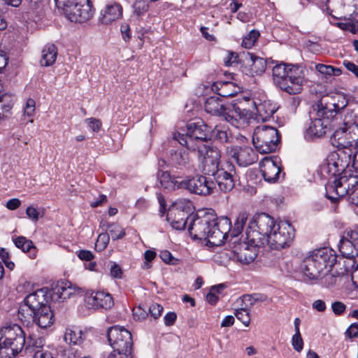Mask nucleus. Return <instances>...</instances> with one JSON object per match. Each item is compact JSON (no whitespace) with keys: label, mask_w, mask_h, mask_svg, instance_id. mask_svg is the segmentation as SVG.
<instances>
[{"label":"nucleus","mask_w":358,"mask_h":358,"mask_svg":"<svg viewBox=\"0 0 358 358\" xmlns=\"http://www.w3.org/2000/svg\"><path fill=\"white\" fill-rule=\"evenodd\" d=\"M213 176L221 191L229 192L234 187L236 169L232 163L221 164L220 169Z\"/></svg>","instance_id":"6ab92c4d"},{"label":"nucleus","mask_w":358,"mask_h":358,"mask_svg":"<svg viewBox=\"0 0 358 358\" xmlns=\"http://www.w3.org/2000/svg\"><path fill=\"white\" fill-rule=\"evenodd\" d=\"M132 312L134 319L136 321H142L148 316L147 311L141 306L134 308Z\"/></svg>","instance_id":"864d4df0"},{"label":"nucleus","mask_w":358,"mask_h":358,"mask_svg":"<svg viewBox=\"0 0 358 358\" xmlns=\"http://www.w3.org/2000/svg\"><path fill=\"white\" fill-rule=\"evenodd\" d=\"M352 0H327L328 7H332L333 9L336 10L344 9L346 5L350 6Z\"/></svg>","instance_id":"3c124183"},{"label":"nucleus","mask_w":358,"mask_h":358,"mask_svg":"<svg viewBox=\"0 0 358 358\" xmlns=\"http://www.w3.org/2000/svg\"><path fill=\"white\" fill-rule=\"evenodd\" d=\"M330 140L332 145L336 148L337 150H352V148L355 146L352 140L349 138L348 132L343 125L335 129Z\"/></svg>","instance_id":"393cba45"},{"label":"nucleus","mask_w":358,"mask_h":358,"mask_svg":"<svg viewBox=\"0 0 358 358\" xmlns=\"http://www.w3.org/2000/svg\"><path fill=\"white\" fill-rule=\"evenodd\" d=\"M132 8L134 15L139 18L148 11L149 5L145 0H136Z\"/></svg>","instance_id":"37998d69"},{"label":"nucleus","mask_w":358,"mask_h":358,"mask_svg":"<svg viewBox=\"0 0 358 358\" xmlns=\"http://www.w3.org/2000/svg\"><path fill=\"white\" fill-rule=\"evenodd\" d=\"M248 56L251 62V74H262L266 69V61L263 58L255 56L252 53H248Z\"/></svg>","instance_id":"e433bc0d"},{"label":"nucleus","mask_w":358,"mask_h":358,"mask_svg":"<svg viewBox=\"0 0 358 358\" xmlns=\"http://www.w3.org/2000/svg\"><path fill=\"white\" fill-rule=\"evenodd\" d=\"M86 331H83L77 327L67 328L64 335V340L69 344L80 345L86 338Z\"/></svg>","instance_id":"473e14b6"},{"label":"nucleus","mask_w":358,"mask_h":358,"mask_svg":"<svg viewBox=\"0 0 358 358\" xmlns=\"http://www.w3.org/2000/svg\"><path fill=\"white\" fill-rule=\"evenodd\" d=\"M342 239H347L355 245H358V231L350 230L345 232Z\"/></svg>","instance_id":"e2e57ef3"},{"label":"nucleus","mask_w":358,"mask_h":358,"mask_svg":"<svg viewBox=\"0 0 358 358\" xmlns=\"http://www.w3.org/2000/svg\"><path fill=\"white\" fill-rule=\"evenodd\" d=\"M346 173L340 178H335L331 187L338 197L348 195L350 201L358 206V171Z\"/></svg>","instance_id":"f8f14e48"},{"label":"nucleus","mask_w":358,"mask_h":358,"mask_svg":"<svg viewBox=\"0 0 358 358\" xmlns=\"http://www.w3.org/2000/svg\"><path fill=\"white\" fill-rule=\"evenodd\" d=\"M238 242L234 241L232 252L234 258L242 264H249L252 262L257 256L258 248L263 245H255L251 241Z\"/></svg>","instance_id":"aec40b11"},{"label":"nucleus","mask_w":358,"mask_h":358,"mask_svg":"<svg viewBox=\"0 0 358 358\" xmlns=\"http://www.w3.org/2000/svg\"><path fill=\"white\" fill-rule=\"evenodd\" d=\"M292 345L293 348L298 352H300L303 348V341L301 333L294 334L292 338Z\"/></svg>","instance_id":"603ef678"},{"label":"nucleus","mask_w":358,"mask_h":358,"mask_svg":"<svg viewBox=\"0 0 358 358\" xmlns=\"http://www.w3.org/2000/svg\"><path fill=\"white\" fill-rule=\"evenodd\" d=\"M163 310V307L156 303L151 304L149 307V313L155 319H157L162 315Z\"/></svg>","instance_id":"4d7b16f0"},{"label":"nucleus","mask_w":358,"mask_h":358,"mask_svg":"<svg viewBox=\"0 0 358 358\" xmlns=\"http://www.w3.org/2000/svg\"><path fill=\"white\" fill-rule=\"evenodd\" d=\"M205 110L210 114L224 117L228 106L218 96H213L206 99L204 103Z\"/></svg>","instance_id":"cd10ccee"},{"label":"nucleus","mask_w":358,"mask_h":358,"mask_svg":"<svg viewBox=\"0 0 358 358\" xmlns=\"http://www.w3.org/2000/svg\"><path fill=\"white\" fill-rule=\"evenodd\" d=\"M260 169L264 180L268 182H275L281 171L277 159L267 157L261 162Z\"/></svg>","instance_id":"5701e85b"},{"label":"nucleus","mask_w":358,"mask_h":358,"mask_svg":"<svg viewBox=\"0 0 358 358\" xmlns=\"http://www.w3.org/2000/svg\"><path fill=\"white\" fill-rule=\"evenodd\" d=\"M47 290L38 289L27 295L18 309V317L23 322H30L33 313L48 306Z\"/></svg>","instance_id":"9b49d317"},{"label":"nucleus","mask_w":358,"mask_h":358,"mask_svg":"<svg viewBox=\"0 0 358 358\" xmlns=\"http://www.w3.org/2000/svg\"><path fill=\"white\" fill-rule=\"evenodd\" d=\"M345 334L349 338H357L358 337V324L352 323V324H350V327L347 329Z\"/></svg>","instance_id":"69168bd1"},{"label":"nucleus","mask_w":358,"mask_h":358,"mask_svg":"<svg viewBox=\"0 0 358 358\" xmlns=\"http://www.w3.org/2000/svg\"><path fill=\"white\" fill-rule=\"evenodd\" d=\"M213 90L222 97H231L240 92V87L232 82H217L213 85Z\"/></svg>","instance_id":"c756f323"},{"label":"nucleus","mask_w":358,"mask_h":358,"mask_svg":"<svg viewBox=\"0 0 358 358\" xmlns=\"http://www.w3.org/2000/svg\"><path fill=\"white\" fill-rule=\"evenodd\" d=\"M234 315L238 320H240L245 327H248L250 323V310L247 308H238L236 310Z\"/></svg>","instance_id":"09e8293b"},{"label":"nucleus","mask_w":358,"mask_h":358,"mask_svg":"<svg viewBox=\"0 0 358 358\" xmlns=\"http://www.w3.org/2000/svg\"><path fill=\"white\" fill-rule=\"evenodd\" d=\"M182 189H187L189 192L207 196L210 194L215 188V183L210 178L203 176H196L195 177L182 180Z\"/></svg>","instance_id":"a211bd4d"},{"label":"nucleus","mask_w":358,"mask_h":358,"mask_svg":"<svg viewBox=\"0 0 358 358\" xmlns=\"http://www.w3.org/2000/svg\"><path fill=\"white\" fill-rule=\"evenodd\" d=\"M80 288L70 282H58L50 293V298L54 301H64L80 293Z\"/></svg>","instance_id":"4be33fe9"},{"label":"nucleus","mask_w":358,"mask_h":358,"mask_svg":"<svg viewBox=\"0 0 358 358\" xmlns=\"http://www.w3.org/2000/svg\"><path fill=\"white\" fill-rule=\"evenodd\" d=\"M294 235L295 231L292 224L288 222L281 221L267 237L266 245H268L273 250L289 247L293 241Z\"/></svg>","instance_id":"ddd939ff"},{"label":"nucleus","mask_w":358,"mask_h":358,"mask_svg":"<svg viewBox=\"0 0 358 358\" xmlns=\"http://www.w3.org/2000/svg\"><path fill=\"white\" fill-rule=\"evenodd\" d=\"M36 102L33 99H28L24 109V115L28 117H32L35 113Z\"/></svg>","instance_id":"5fc2aeb1"},{"label":"nucleus","mask_w":358,"mask_h":358,"mask_svg":"<svg viewBox=\"0 0 358 358\" xmlns=\"http://www.w3.org/2000/svg\"><path fill=\"white\" fill-rule=\"evenodd\" d=\"M259 35L258 31L252 29L243 38L241 45L247 49L251 48L259 37Z\"/></svg>","instance_id":"c03bdc74"},{"label":"nucleus","mask_w":358,"mask_h":358,"mask_svg":"<svg viewBox=\"0 0 358 358\" xmlns=\"http://www.w3.org/2000/svg\"><path fill=\"white\" fill-rule=\"evenodd\" d=\"M185 133L173 134V139L189 150H199L208 139L209 128L203 120H196L187 124Z\"/></svg>","instance_id":"39448f33"},{"label":"nucleus","mask_w":358,"mask_h":358,"mask_svg":"<svg viewBox=\"0 0 358 358\" xmlns=\"http://www.w3.org/2000/svg\"><path fill=\"white\" fill-rule=\"evenodd\" d=\"M58 8H62L66 17L71 22L83 23L93 15L89 0H55Z\"/></svg>","instance_id":"1a4fd4ad"},{"label":"nucleus","mask_w":358,"mask_h":358,"mask_svg":"<svg viewBox=\"0 0 358 358\" xmlns=\"http://www.w3.org/2000/svg\"><path fill=\"white\" fill-rule=\"evenodd\" d=\"M210 138L214 140L218 141L221 143H234L235 138L229 129L226 126L216 125L211 131Z\"/></svg>","instance_id":"7c9ffc66"},{"label":"nucleus","mask_w":358,"mask_h":358,"mask_svg":"<svg viewBox=\"0 0 358 358\" xmlns=\"http://www.w3.org/2000/svg\"><path fill=\"white\" fill-rule=\"evenodd\" d=\"M110 241V236L108 233H101L99 235L96 244L95 249L98 251L103 250L108 245Z\"/></svg>","instance_id":"8fccbe9b"},{"label":"nucleus","mask_w":358,"mask_h":358,"mask_svg":"<svg viewBox=\"0 0 358 358\" xmlns=\"http://www.w3.org/2000/svg\"><path fill=\"white\" fill-rule=\"evenodd\" d=\"M202 157V172L206 175H214L220 169L221 154L217 148L203 145L197 150Z\"/></svg>","instance_id":"2eb2a0df"},{"label":"nucleus","mask_w":358,"mask_h":358,"mask_svg":"<svg viewBox=\"0 0 358 358\" xmlns=\"http://www.w3.org/2000/svg\"><path fill=\"white\" fill-rule=\"evenodd\" d=\"M280 142L278 131L273 127L259 125L252 135V143L257 151L262 154L275 152Z\"/></svg>","instance_id":"6e6552de"},{"label":"nucleus","mask_w":358,"mask_h":358,"mask_svg":"<svg viewBox=\"0 0 358 358\" xmlns=\"http://www.w3.org/2000/svg\"><path fill=\"white\" fill-rule=\"evenodd\" d=\"M275 85L289 94H296L301 92L304 76L303 71L297 65L280 63L272 69Z\"/></svg>","instance_id":"20e7f679"},{"label":"nucleus","mask_w":358,"mask_h":358,"mask_svg":"<svg viewBox=\"0 0 358 358\" xmlns=\"http://www.w3.org/2000/svg\"><path fill=\"white\" fill-rule=\"evenodd\" d=\"M14 243L17 248H20L24 252L36 250L33 242L24 236H19L14 239Z\"/></svg>","instance_id":"79ce46f5"},{"label":"nucleus","mask_w":358,"mask_h":358,"mask_svg":"<svg viewBox=\"0 0 358 358\" xmlns=\"http://www.w3.org/2000/svg\"><path fill=\"white\" fill-rule=\"evenodd\" d=\"M238 56L237 53L234 52H227L223 60L226 66H231L234 64L238 63Z\"/></svg>","instance_id":"6e6d98bb"},{"label":"nucleus","mask_w":358,"mask_h":358,"mask_svg":"<svg viewBox=\"0 0 358 358\" xmlns=\"http://www.w3.org/2000/svg\"><path fill=\"white\" fill-rule=\"evenodd\" d=\"M122 15V6L116 2H110L101 10L99 21L103 24H108L120 19Z\"/></svg>","instance_id":"a878e982"},{"label":"nucleus","mask_w":358,"mask_h":358,"mask_svg":"<svg viewBox=\"0 0 358 358\" xmlns=\"http://www.w3.org/2000/svg\"><path fill=\"white\" fill-rule=\"evenodd\" d=\"M346 115L343 119L342 125L344 126L345 129L348 132L349 138H350L354 145H358V124L354 122L347 121Z\"/></svg>","instance_id":"58836bf2"},{"label":"nucleus","mask_w":358,"mask_h":358,"mask_svg":"<svg viewBox=\"0 0 358 358\" xmlns=\"http://www.w3.org/2000/svg\"><path fill=\"white\" fill-rule=\"evenodd\" d=\"M352 150H336L328 155L325 161L320 166L321 173L325 176H333L338 178L345 176L347 172H354L350 169Z\"/></svg>","instance_id":"0eeeda50"},{"label":"nucleus","mask_w":358,"mask_h":358,"mask_svg":"<svg viewBox=\"0 0 358 358\" xmlns=\"http://www.w3.org/2000/svg\"><path fill=\"white\" fill-rule=\"evenodd\" d=\"M331 308L335 315H342L346 309V306L341 301H335L331 304Z\"/></svg>","instance_id":"680f3d73"},{"label":"nucleus","mask_w":358,"mask_h":358,"mask_svg":"<svg viewBox=\"0 0 358 358\" xmlns=\"http://www.w3.org/2000/svg\"><path fill=\"white\" fill-rule=\"evenodd\" d=\"M315 69L321 74L327 76H339L341 73V69L334 68L330 65L318 64L316 65Z\"/></svg>","instance_id":"a18cd8bd"},{"label":"nucleus","mask_w":358,"mask_h":358,"mask_svg":"<svg viewBox=\"0 0 358 358\" xmlns=\"http://www.w3.org/2000/svg\"><path fill=\"white\" fill-rule=\"evenodd\" d=\"M45 345V340L42 337L36 338L34 336L29 335L26 338V345L24 346L25 351L31 353H34L37 350H42Z\"/></svg>","instance_id":"4c0bfd02"},{"label":"nucleus","mask_w":358,"mask_h":358,"mask_svg":"<svg viewBox=\"0 0 358 358\" xmlns=\"http://www.w3.org/2000/svg\"><path fill=\"white\" fill-rule=\"evenodd\" d=\"M274 219L266 213L255 215L246 228V239L255 245H265L267 237L275 228Z\"/></svg>","instance_id":"423d86ee"},{"label":"nucleus","mask_w":358,"mask_h":358,"mask_svg":"<svg viewBox=\"0 0 358 358\" xmlns=\"http://www.w3.org/2000/svg\"><path fill=\"white\" fill-rule=\"evenodd\" d=\"M0 339L1 343H5L15 348V351H21L26 345V333L17 324H10L1 329Z\"/></svg>","instance_id":"dca6fc26"},{"label":"nucleus","mask_w":358,"mask_h":358,"mask_svg":"<svg viewBox=\"0 0 358 358\" xmlns=\"http://www.w3.org/2000/svg\"><path fill=\"white\" fill-rule=\"evenodd\" d=\"M20 351H15V348H12L11 345L1 343L0 339V358H12Z\"/></svg>","instance_id":"de8ad7c7"},{"label":"nucleus","mask_w":358,"mask_h":358,"mask_svg":"<svg viewBox=\"0 0 358 358\" xmlns=\"http://www.w3.org/2000/svg\"><path fill=\"white\" fill-rule=\"evenodd\" d=\"M158 180L160 186L168 190H174L176 189H182V180L179 178L172 177L167 171H161L158 173Z\"/></svg>","instance_id":"2f4dec72"},{"label":"nucleus","mask_w":358,"mask_h":358,"mask_svg":"<svg viewBox=\"0 0 358 358\" xmlns=\"http://www.w3.org/2000/svg\"><path fill=\"white\" fill-rule=\"evenodd\" d=\"M31 321L34 322L39 327L46 329L53 324V313L50 307L48 306L39 308L33 313Z\"/></svg>","instance_id":"bb28decb"},{"label":"nucleus","mask_w":358,"mask_h":358,"mask_svg":"<svg viewBox=\"0 0 358 358\" xmlns=\"http://www.w3.org/2000/svg\"><path fill=\"white\" fill-rule=\"evenodd\" d=\"M224 155L242 166L251 165L258 159L256 152L250 146L227 145L224 149Z\"/></svg>","instance_id":"f3484780"},{"label":"nucleus","mask_w":358,"mask_h":358,"mask_svg":"<svg viewBox=\"0 0 358 358\" xmlns=\"http://www.w3.org/2000/svg\"><path fill=\"white\" fill-rule=\"evenodd\" d=\"M14 102L15 97L12 94H3L0 96V120L8 117Z\"/></svg>","instance_id":"f704fd0d"},{"label":"nucleus","mask_w":358,"mask_h":358,"mask_svg":"<svg viewBox=\"0 0 358 358\" xmlns=\"http://www.w3.org/2000/svg\"><path fill=\"white\" fill-rule=\"evenodd\" d=\"M187 213L178 207L171 210L167 215V220L171 227L176 230H182L187 224Z\"/></svg>","instance_id":"c85d7f7f"},{"label":"nucleus","mask_w":358,"mask_h":358,"mask_svg":"<svg viewBox=\"0 0 358 358\" xmlns=\"http://www.w3.org/2000/svg\"><path fill=\"white\" fill-rule=\"evenodd\" d=\"M245 101H248V105H251L255 110V119L257 121L265 122L275 112V108L268 101H263L257 103L256 101L251 100L248 97H244Z\"/></svg>","instance_id":"b1692460"},{"label":"nucleus","mask_w":358,"mask_h":358,"mask_svg":"<svg viewBox=\"0 0 358 358\" xmlns=\"http://www.w3.org/2000/svg\"><path fill=\"white\" fill-rule=\"evenodd\" d=\"M244 98L238 103L228 106L224 119L236 128H245L253 119L254 113L250 108H244Z\"/></svg>","instance_id":"4468645a"},{"label":"nucleus","mask_w":358,"mask_h":358,"mask_svg":"<svg viewBox=\"0 0 358 358\" xmlns=\"http://www.w3.org/2000/svg\"><path fill=\"white\" fill-rule=\"evenodd\" d=\"M345 105L340 107L334 102H324V99H321L320 104L317 106L316 117L310 118V122L306 130V137L308 138H321L327 132L328 123L331 120L333 127L338 120H341L342 115L340 112Z\"/></svg>","instance_id":"f03ea898"},{"label":"nucleus","mask_w":358,"mask_h":358,"mask_svg":"<svg viewBox=\"0 0 358 358\" xmlns=\"http://www.w3.org/2000/svg\"><path fill=\"white\" fill-rule=\"evenodd\" d=\"M248 213L246 212H241L238 214L234 222V229L232 230L230 229L229 231L232 236L236 237L242 232L243 227L248 219Z\"/></svg>","instance_id":"ea45409f"},{"label":"nucleus","mask_w":358,"mask_h":358,"mask_svg":"<svg viewBox=\"0 0 358 358\" xmlns=\"http://www.w3.org/2000/svg\"><path fill=\"white\" fill-rule=\"evenodd\" d=\"M231 227V220L227 217L217 218L211 209L194 216L188 231L194 239L212 240L214 243L225 239Z\"/></svg>","instance_id":"f257e3e1"},{"label":"nucleus","mask_w":358,"mask_h":358,"mask_svg":"<svg viewBox=\"0 0 358 358\" xmlns=\"http://www.w3.org/2000/svg\"><path fill=\"white\" fill-rule=\"evenodd\" d=\"M242 302L241 307L247 308L248 310H250L251 308L255 305L252 295L246 294L243 295L241 298Z\"/></svg>","instance_id":"0e129e2a"},{"label":"nucleus","mask_w":358,"mask_h":358,"mask_svg":"<svg viewBox=\"0 0 358 358\" xmlns=\"http://www.w3.org/2000/svg\"><path fill=\"white\" fill-rule=\"evenodd\" d=\"M78 257L83 261H91L94 258L91 251L87 250H80L78 252Z\"/></svg>","instance_id":"338daca9"},{"label":"nucleus","mask_w":358,"mask_h":358,"mask_svg":"<svg viewBox=\"0 0 358 358\" xmlns=\"http://www.w3.org/2000/svg\"><path fill=\"white\" fill-rule=\"evenodd\" d=\"M57 49L54 44H47L42 50L41 64L44 66L52 65L56 60Z\"/></svg>","instance_id":"72a5a7b5"},{"label":"nucleus","mask_w":358,"mask_h":358,"mask_svg":"<svg viewBox=\"0 0 358 358\" xmlns=\"http://www.w3.org/2000/svg\"><path fill=\"white\" fill-rule=\"evenodd\" d=\"M173 163L179 166H185L189 162V152L184 149L178 150L171 155Z\"/></svg>","instance_id":"a19ab883"},{"label":"nucleus","mask_w":358,"mask_h":358,"mask_svg":"<svg viewBox=\"0 0 358 358\" xmlns=\"http://www.w3.org/2000/svg\"><path fill=\"white\" fill-rule=\"evenodd\" d=\"M107 337L113 352L133 356L132 336L127 329L123 327H111L107 331Z\"/></svg>","instance_id":"9d476101"},{"label":"nucleus","mask_w":358,"mask_h":358,"mask_svg":"<svg viewBox=\"0 0 358 358\" xmlns=\"http://www.w3.org/2000/svg\"><path fill=\"white\" fill-rule=\"evenodd\" d=\"M339 251L343 257L353 259L358 256V245H355L347 239H341Z\"/></svg>","instance_id":"c9c22d12"},{"label":"nucleus","mask_w":358,"mask_h":358,"mask_svg":"<svg viewBox=\"0 0 358 358\" xmlns=\"http://www.w3.org/2000/svg\"><path fill=\"white\" fill-rule=\"evenodd\" d=\"M336 257L334 252L328 248L313 250L303 259L302 271L308 280H317L329 271L335 264Z\"/></svg>","instance_id":"7ed1b4c3"},{"label":"nucleus","mask_w":358,"mask_h":358,"mask_svg":"<svg viewBox=\"0 0 358 358\" xmlns=\"http://www.w3.org/2000/svg\"><path fill=\"white\" fill-rule=\"evenodd\" d=\"M85 302L88 308L94 310L100 308L110 309L114 305L111 294L101 291L87 293Z\"/></svg>","instance_id":"412c9836"},{"label":"nucleus","mask_w":358,"mask_h":358,"mask_svg":"<svg viewBox=\"0 0 358 358\" xmlns=\"http://www.w3.org/2000/svg\"><path fill=\"white\" fill-rule=\"evenodd\" d=\"M110 275L114 278H121L122 275V271L120 266L113 263L110 268Z\"/></svg>","instance_id":"774afa93"},{"label":"nucleus","mask_w":358,"mask_h":358,"mask_svg":"<svg viewBox=\"0 0 358 358\" xmlns=\"http://www.w3.org/2000/svg\"><path fill=\"white\" fill-rule=\"evenodd\" d=\"M86 123L89 126V127L94 131L98 132L100 131L101 128V122L99 120L90 117L85 120Z\"/></svg>","instance_id":"13d9d810"},{"label":"nucleus","mask_w":358,"mask_h":358,"mask_svg":"<svg viewBox=\"0 0 358 358\" xmlns=\"http://www.w3.org/2000/svg\"><path fill=\"white\" fill-rule=\"evenodd\" d=\"M109 231V236H111L112 239L115 241L121 239L125 236V232L121 226L116 223H113L108 227Z\"/></svg>","instance_id":"49530a36"},{"label":"nucleus","mask_w":358,"mask_h":358,"mask_svg":"<svg viewBox=\"0 0 358 358\" xmlns=\"http://www.w3.org/2000/svg\"><path fill=\"white\" fill-rule=\"evenodd\" d=\"M156 257V252L153 250H146L144 253L145 262L143 268L148 269L151 267L150 262Z\"/></svg>","instance_id":"052dcab7"},{"label":"nucleus","mask_w":358,"mask_h":358,"mask_svg":"<svg viewBox=\"0 0 358 358\" xmlns=\"http://www.w3.org/2000/svg\"><path fill=\"white\" fill-rule=\"evenodd\" d=\"M26 215L33 222H36L38 221L40 217L39 211L32 206H30L26 209Z\"/></svg>","instance_id":"bf43d9fd"}]
</instances>
